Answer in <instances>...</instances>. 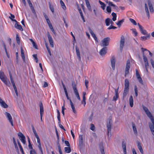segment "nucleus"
I'll list each match as a JSON object with an SVG mask.
<instances>
[{"instance_id": "52", "label": "nucleus", "mask_w": 154, "mask_h": 154, "mask_svg": "<svg viewBox=\"0 0 154 154\" xmlns=\"http://www.w3.org/2000/svg\"><path fill=\"white\" fill-rule=\"evenodd\" d=\"M117 28V27L113 26L112 25H111L109 27L107 28L108 29H116Z\"/></svg>"}, {"instance_id": "24", "label": "nucleus", "mask_w": 154, "mask_h": 154, "mask_svg": "<svg viewBox=\"0 0 154 154\" xmlns=\"http://www.w3.org/2000/svg\"><path fill=\"white\" fill-rule=\"evenodd\" d=\"M21 57L23 60V62H25V55L24 54L23 50L22 47L21 48Z\"/></svg>"}, {"instance_id": "23", "label": "nucleus", "mask_w": 154, "mask_h": 154, "mask_svg": "<svg viewBox=\"0 0 154 154\" xmlns=\"http://www.w3.org/2000/svg\"><path fill=\"white\" fill-rule=\"evenodd\" d=\"M133 97L132 95H131L129 99V103L130 106L131 107L133 106Z\"/></svg>"}, {"instance_id": "3", "label": "nucleus", "mask_w": 154, "mask_h": 154, "mask_svg": "<svg viewBox=\"0 0 154 154\" xmlns=\"http://www.w3.org/2000/svg\"><path fill=\"white\" fill-rule=\"evenodd\" d=\"M72 85L73 88V90H74V91L75 93V95L76 96L77 99L79 100H80L81 99L79 95L78 90H77L76 88V85L75 84V83L74 81H72Z\"/></svg>"}, {"instance_id": "35", "label": "nucleus", "mask_w": 154, "mask_h": 154, "mask_svg": "<svg viewBox=\"0 0 154 154\" xmlns=\"http://www.w3.org/2000/svg\"><path fill=\"white\" fill-rule=\"evenodd\" d=\"M11 16L9 17V18L12 21H14L15 22L17 23V21L15 20L14 19H13L15 18V16L13 14L10 13Z\"/></svg>"}, {"instance_id": "43", "label": "nucleus", "mask_w": 154, "mask_h": 154, "mask_svg": "<svg viewBox=\"0 0 154 154\" xmlns=\"http://www.w3.org/2000/svg\"><path fill=\"white\" fill-rule=\"evenodd\" d=\"M106 10L108 13L110 14L111 12V7L109 6H107L106 8Z\"/></svg>"}, {"instance_id": "11", "label": "nucleus", "mask_w": 154, "mask_h": 154, "mask_svg": "<svg viewBox=\"0 0 154 154\" xmlns=\"http://www.w3.org/2000/svg\"><path fill=\"white\" fill-rule=\"evenodd\" d=\"M115 95L113 97L112 100L113 101H116L119 97L118 89H115Z\"/></svg>"}, {"instance_id": "17", "label": "nucleus", "mask_w": 154, "mask_h": 154, "mask_svg": "<svg viewBox=\"0 0 154 154\" xmlns=\"http://www.w3.org/2000/svg\"><path fill=\"white\" fill-rule=\"evenodd\" d=\"M148 4L149 7L150 12L152 13H153L154 12V10L152 6V5L150 1L149 0L148 1Z\"/></svg>"}, {"instance_id": "64", "label": "nucleus", "mask_w": 154, "mask_h": 154, "mask_svg": "<svg viewBox=\"0 0 154 154\" xmlns=\"http://www.w3.org/2000/svg\"><path fill=\"white\" fill-rule=\"evenodd\" d=\"M90 128L92 130L94 131L95 129V127L94 124H91V127Z\"/></svg>"}, {"instance_id": "55", "label": "nucleus", "mask_w": 154, "mask_h": 154, "mask_svg": "<svg viewBox=\"0 0 154 154\" xmlns=\"http://www.w3.org/2000/svg\"><path fill=\"white\" fill-rule=\"evenodd\" d=\"M30 154H36L35 150L34 149H32L30 151Z\"/></svg>"}, {"instance_id": "61", "label": "nucleus", "mask_w": 154, "mask_h": 154, "mask_svg": "<svg viewBox=\"0 0 154 154\" xmlns=\"http://www.w3.org/2000/svg\"><path fill=\"white\" fill-rule=\"evenodd\" d=\"M85 85L86 87V88H88V81L87 80H85Z\"/></svg>"}, {"instance_id": "36", "label": "nucleus", "mask_w": 154, "mask_h": 154, "mask_svg": "<svg viewBox=\"0 0 154 154\" xmlns=\"http://www.w3.org/2000/svg\"><path fill=\"white\" fill-rule=\"evenodd\" d=\"M48 3L49 5V7L50 10L52 13H54V9L53 6L51 4L50 2H49Z\"/></svg>"}, {"instance_id": "44", "label": "nucleus", "mask_w": 154, "mask_h": 154, "mask_svg": "<svg viewBox=\"0 0 154 154\" xmlns=\"http://www.w3.org/2000/svg\"><path fill=\"white\" fill-rule=\"evenodd\" d=\"M129 20H130L131 22L133 24H134V25H137V23L136 21L134 20L131 18H130L129 19Z\"/></svg>"}, {"instance_id": "5", "label": "nucleus", "mask_w": 154, "mask_h": 154, "mask_svg": "<svg viewBox=\"0 0 154 154\" xmlns=\"http://www.w3.org/2000/svg\"><path fill=\"white\" fill-rule=\"evenodd\" d=\"M130 63L129 60H128L127 61L125 69V76L128 74L129 73V69L130 67Z\"/></svg>"}, {"instance_id": "47", "label": "nucleus", "mask_w": 154, "mask_h": 154, "mask_svg": "<svg viewBox=\"0 0 154 154\" xmlns=\"http://www.w3.org/2000/svg\"><path fill=\"white\" fill-rule=\"evenodd\" d=\"M71 108L72 109V111H73V112L74 113H76V110L75 109V106L74 105V104H73L72 105H71Z\"/></svg>"}, {"instance_id": "49", "label": "nucleus", "mask_w": 154, "mask_h": 154, "mask_svg": "<svg viewBox=\"0 0 154 154\" xmlns=\"http://www.w3.org/2000/svg\"><path fill=\"white\" fill-rule=\"evenodd\" d=\"M144 63H145V68L146 69V71H148L147 68H148L149 66L148 62H145Z\"/></svg>"}, {"instance_id": "8", "label": "nucleus", "mask_w": 154, "mask_h": 154, "mask_svg": "<svg viewBox=\"0 0 154 154\" xmlns=\"http://www.w3.org/2000/svg\"><path fill=\"white\" fill-rule=\"evenodd\" d=\"M79 149H82L83 148V138L82 135H79Z\"/></svg>"}, {"instance_id": "37", "label": "nucleus", "mask_w": 154, "mask_h": 154, "mask_svg": "<svg viewBox=\"0 0 154 154\" xmlns=\"http://www.w3.org/2000/svg\"><path fill=\"white\" fill-rule=\"evenodd\" d=\"M110 21L111 19L109 18H107L106 19L105 22L106 26H108L110 25Z\"/></svg>"}, {"instance_id": "60", "label": "nucleus", "mask_w": 154, "mask_h": 154, "mask_svg": "<svg viewBox=\"0 0 154 154\" xmlns=\"http://www.w3.org/2000/svg\"><path fill=\"white\" fill-rule=\"evenodd\" d=\"M150 62L152 67L154 68V61L152 59H150Z\"/></svg>"}, {"instance_id": "39", "label": "nucleus", "mask_w": 154, "mask_h": 154, "mask_svg": "<svg viewBox=\"0 0 154 154\" xmlns=\"http://www.w3.org/2000/svg\"><path fill=\"white\" fill-rule=\"evenodd\" d=\"M18 146H19V147L20 148V150L22 154H24V151L23 150V148L20 142L18 141Z\"/></svg>"}, {"instance_id": "29", "label": "nucleus", "mask_w": 154, "mask_h": 154, "mask_svg": "<svg viewBox=\"0 0 154 154\" xmlns=\"http://www.w3.org/2000/svg\"><path fill=\"white\" fill-rule=\"evenodd\" d=\"M5 114L7 117L9 121L12 120V118L10 114L8 112H6L5 113Z\"/></svg>"}, {"instance_id": "56", "label": "nucleus", "mask_w": 154, "mask_h": 154, "mask_svg": "<svg viewBox=\"0 0 154 154\" xmlns=\"http://www.w3.org/2000/svg\"><path fill=\"white\" fill-rule=\"evenodd\" d=\"M14 147H15V149L17 151H19V149H18V147L17 146V144L16 143H14Z\"/></svg>"}, {"instance_id": "63", "label": "nucleus", "mask_w": 154, "mask_h": 154, "mask_svg": "<svg viewBox=\"0 0 154 154\" xmlns=\"http://www.w3.org/2000/svg\"><path fill=\"white\" fill-rule=\"evenodd\" d=\"M93 113H92L89 118V121H90V122L91 121L93 117Z\"/></svg>"}, {"instance_id": "13", "label": "nucleus", "mask_w": 154, "mask_h": 154, "mask_svg": "<svg viewBox=\"0 0 154 154\" xmlns=\"http://www.w3.org/2000/svg\"><path fill=\"white\" fill-rule=\"evenodd\" d=\"M48 38L50 45L52 48L54 47V43L51 36L49 32H48Z\"/></svg>"}, {"instance_id": "38", "label": "nucleus", "mask_w": 154, "mask_h": 154, "mask_svg": "<svg viewBox=\"0 0 154 154\" xmlns=\"http://www.w3.org/2000/svg\"><path fill=\"white\" fill-rule=\"evenodd\" d=\"M112 20L113 21H115L116 20V14L114 12L112 13Z\"/></svg>"}, {"instance_id": "27", "label": "nucleus", "mask_w": 154, "mask_h": 154, "mask_svg": "<svg viewBox=\"0 0 154 154\" xmlns=\"http://www.w3.org/2000/svg\"><path fill=\"white\" fill-rule=\"evenodd\" d=\"M122 147L123 149L124 154H126V143L124 141H122Z\"/></svg>"}, {"instance_id": "2", "label": "nucleus", "mask_w": 154, "mask_h": 154, "mask_svg": "<svg viewBox=\"0 0 154 154\" xmlns=\"http://www.w3.org/2000/svg\"><path fill=\"white\" fill-rule=\"evenodd\" d=\"M129 89V82L127 79H125V86L123 93V99H124L128 93Z\"/></svg>"}, {"instance_id": "22", "label": "nucleus", "mask_w": 154, "mask_h": 154, "mask_svg": "<svg viewBox=\"0 0 154 154\" xmlns=\"http://www.w3.org/2000/svg\"><path fill=\"white\" fill-rule=\"evenodd\" d=\"M40 111V115H43L44 113V109L42 103L41 102L39 103Z\"/></svg>"}, {"instance_id": "59", "label": "nucleus", "mask_w": 154, "mask_h": 154, "mask_svg": "<svg viewBox=\"0 0 154 154\" xmlns=\"http://www.w3.org/2000/svg\"><path fill=\"white\" fill-rule=\"evenodd\" d=\"M136 76H137V78H138L139 77H140V75L139 74V72L137 69H136Z\"/></svg>"}, {"instance_id": "53", "label": "nucleus", "mask_w": 154, "mask_h": 154, "mask_svg": "<svg viewBox=\"0 0 154 154\" xmlns=\"http://www.w3.org/2000/svg\"><path fill=\"white\" fill-rule=\"evenodd\" d=\"M13 88L14 89L15 93H16V95L17 96V97L18 96V93L17 91V88H16V86H14V87H13Z\"/></svg>"}, {"instance_id": "15", "label": "nucleus", "mask_w": 154, "mask_h": 154, "mask_svg": "<svg viewBox=\"0 0 154 154\" xmlns=\"http://www.w3.org/2000/svg\"><path fill=\"white\" fill-rule=\"evenodd\" d=\"M107 48L106 47H105L102 48L100 51L99 53L101 56L104 55L106 53Z\"/></svg>"}, {"instance_id": "57", "label": "nucleus", "mask_w": 154, "mask_h": 154, "mask_svg": "<svg viewBox=\"0 0 154 154\" xmlns=\"http://www.w3.org/2000/svg\"><path fill=\"white\" fill-rule=\"evenodd\" d=\"M64 143L67 146H70V144L68 141L65 140L64 141Z\"/></svg>"}, {"instance_id": "40", "label": "nucleus", "mask_w": 154, "mask_h": 154, "mask_svg": "<svg viewBox=\"0 0 154 154\" xmlns=\"http://www.w3.org/2000/svg\"><path fill=\"white\" fill-rule=\"evenodd\" d=\"M58 125H59V127L61 128L62 129H63V130L64 131H65L66 130L64 128V127L61 124V121H60V120H58Z\"/></svg>"}, {"instance_id": "16", "label": "nucleus", "mask_w": 154, "mask_h": 154, "mask_svg": "<svg viewBox=\"0 0 154 154\" xmlns=\"http://www.w3.org/2000/svg\"><path fill=\"white\" fill-rule=\"evenodd\" d=\"M141 49L143 52V61L144 62H148V60L147 57L145 55L144 51H147V50L146 48H142Z\"/></svg>"}, {"instance_id": "6", "label": "nucleus", "mask_w": 154, "mask_h": 154, "mask_svg": "<svg viewBox=\"0 0 154 154\" xmlns=\"http://www.w3.org/2000/svg\"><path fill=\"white\" fill-rule=\"evenodd\" d=\"M125 42V38L124 36L122 35L121 37V40L120 41V50L121 51H122L123 47L124 45Z\"/></svg>"}, {"instance_id": "9", "label": "nucleus", "mask_w": 154, "mask_h": 154, "mask_svg": "<svg viewBox=\"0 0 154 154\" xmlns=\"http://www.w3.org/2000/svg\"><path fill=\"white\" fill-rule=\"evenodd\" d=\"M111 66L112 69L114 70L115 69L116 58L114 56H112L111 59Z\"/></svg>"}, {"instance_id": "58", "label": "nucleus", "mask_w": 154, "mask_h": 154, "mask_svg": "<svg viewBox=\"0 0 154 154\" xmlns=\"http://www.w3.org/2000/svg\"><path fill=\"white\" fill-rule=\"evenodd\" d=\"M139 82L141 83V84H143V80L141 79V78L140 77H139L138 78H137Z\"/></svg>"}, {"instance_id": "7", "label": "nucleus", "mask_w": 154, "mask_h": 154, "mask_svg": "<svg viewBox=\"0 0 154 154\" xmlns=\"http://www.w3.org/2000/svg\"><path fill=\"white\" fill-rule=\"evenodd\" d=\"M18 135L21 141L24 144L26 143L25 140L26 138L25 136L21 132H20L18 133Z\"/></svg>"}, {"instance_id": "10", "label": "nucleus", "mask_w": 154, "mask_h": 154, "mask_svg": "<svg viewBox=\"0 0 154 154\" xmlns=\"http://www.w3.org/2000/svg\"><path fill=\"white\" fill-rule=\"evenodd\" d=\"M137 25L139 26V28L141 33L144 35L148 34L146 30L144 29L143 27L141 26L139 23H138Z\"/></svg>"}, {"instance_id": "42", "label": "nucleus", "mask_w": 154, "mask_h": 154, "mask_svg": "<svg viewBox=\"0 0 154 154\" xmlns=\"http://www.w3.org/2000/svg\"><path fill=\"white\" fill-rule=\"evenodd\" d=\"M0 105L2 107L4 108H7L8 107V105L4 101Z\"/></svg>"}, {"instance_id": "50", "label": "nucleus", "mask_w": 154, "mask_h": 154, "mask_svg": "<svg viewBox=\"0 0 154 154\" xmlns=\"http://www.w3.org/2000/svg\"><path fill=\"white\" fill-rule=\"evenodd\" d=\"M33 57L34 58L36 62L37 63L38 62V59L37 57V55L36 54H34L32 55Z\"/></svg>"}, {"instance_id": "14", "label": "nucleus", "mask_w": 154, "mask_h": 154, "mask_svg": "<svg viewBox=\"0 0 154 154\" xmlns=\"http://www.w3.org/2000/svg\"><path fill=\"white\" fill-rule=\"evenodd\" d=\"M88 30L90 33L91 34L92 36L93 37L96 42H98V39L95 34L93 32L92 30L90 27L88 28Z\"/></svg>"}, {"instance_id": "33", "label": "nucleus", "mask_w": 154, "mask_h": 154, "mask_svg": "<svg viewBox=\"0 0 154 154\" xmlns=\"http://www.w3.org/2000/svg\"><path fill=\"white\" fill-rule=\"evenodd\" d=\"M65 152L67 153H70L71 151V149L70 146H68V147H65L64 148Z\"/></svg>"}, {"instance_id": "46", "label": "nucleus", "mask_w": 154, "mask_h": 154, "mask_svg": "<svg viewBox=\"0 0 154 154\" xmlns=\"http://www.w3.org/2000/svg\"><path fill=\"white\" fill-rule=\"evenodd\" d=\"M131 30L132 31L133 33L134 34L135 36H136L137 35V32L136 30L135 29H131Z\"/></svg>"}, {"instance_id": "18", "label": "nucleus", "mask_w": 154, "mask_h": 154, "mask_svg": "<svg viewBox=\"0 0 154 154\" xmlns=\"http://www.w3.org/2000/svg\"><path fill=\"white\" fill-rule=\"evenodd\" d=\"M112 124V121L111 119H109V122H107V130L110 131L111 130V125Z\"/></svg>"}, {"instance_id": "51", "label": "nucleus", "mask_w": 154, "mask_h": 154, "mask_svg": "<svg viewBox=\"0 0 154 154\" xmlns=\"http://www.w3.org/2000/svg\"><path fill=\"white\" fill-rule=\"evenodd\" d=\"M32 44L33 45V46L36 49H38L37 45H36V43L34 42H33V43H32Z\"/></svg>"}, {"instance_id": "12", "label": "nucleus", "mask_w": 154, "mask_h": 154, "mask_svg": "<svg viewBox=\"0 0 154 154\" xmlns=\"http://www.w3.org/2000/svg\"><path fill=\"white\" fill-rule=\"evenodd\" d=\"M0 79L6 85H8L10 84V82L7 80V79L6 76L5 75L4 76L0 77Z\"/></svg>"}, {"instance_id": "28", "label": "nucleus", "mask_w": 154, "mask_h": 154, "mask_svg": "<svg viewBox=\"0 0 154 154\" xmlns=\"http://www.w3.org/2000/svg\"><path fill=\"white\" fill-rule=\"evenodd\" d=\"M99 147L102 154H105L104 149L102 143H100L99 145Z\"/></svg>"}, {"instance_id": "19", "label": "nucleus", "mask_w": 154, "mask_h": 154, "mask_svg": "<svg viewBox=\"0 0 154 154\" xmlns=\"http://www.w3.org/2000/svg\"><path fill=\"white\" fill-rule=\"evenodd\" d=\"M75 50L77 56L78 57V59L79 61L81 60V58L80 56V53L79 51V49L78 48V47L76 46H75Z\"/></svg>"}, {"instance_id": "62", "label": "nucleus", "mask_w": 154, "mask_h": 154, "mask_svg": "<svg viewBox=\"0 0 154 154\" xmlns=\"http://www.w3.org/2000/svg\"><path fill=\"white\" fill-rule=\"evenodd\" d=\"M64 92L65 93V94L66 95V96L67 98V99L68 100L70 99V98L69 97L68 95V93H67V90L64 91Z\"/></svg>"}, {"instance_id": "21", "label": "nucleus", "mask_w": 154, "mask_h": 154, "mask_svg": "<svg viewBox=\"0 0 154 154\" xmlns=\"http://www.w3.org/2000/svg\"><path fill=\"white\" fill-rule=\"evenodd\" d=\"M146 35L145 36L141 37L140 39L143 41H144L146 40L147 39L149 38L150 37V35L149 34Z\"/></svg>"}, {"instance_id": "41", "label": "nucleus", "mask_w": 154, "mask_h": 154, "mask_svg": "<svg viewBox=\"0 0 154 154\" xmlns=\"http://www.w3.org/2000/svg\"><path fill=\"white\" fill-rule=\"evenodd\" d=\"M60 3L62 8L64 10L65 9H66V7L63 1L61 0L60 1Z\"/></svg>"}, {"instance_id": "32", "label": "nucleus", "mask_w": 154, "mask_h": 154, "mask_svg": "<svg viewBox=\"0 0 154 154\" xmlns=\"http://www.w3.org/2000/svg\"><path fill=\"white\" fill-rule=\"evenodd\" d=\"M86 6L89 10H91V7L88 0H85Z\"/></svg>"}, {"instance_id": "31", "label": "nucleus", "mask_w": 154, "mask_h": 154, "mask_svg": "<svg viewBox=\"0 0 154 154\" xmlns=\"http://www.w3.org/2000/svg\"><path fill=\"white\" fill-rule=\"evenodd\" d=\"M124 19H123L122 20L118 21V22L116 23V24L118 26V27H120L122 24L124 22Z\"/></svg>"}, {"instance_id": "26", "label": "nucleus", "mask_w": 154, "mask_h": 154, "mask_svg": "<svg viewBox=\"0 0 154 154\" xmlns=\"http://www.w3.org/2000/svg\"><path fill=\"white\" fill-rule=\"evenodd\" d=\"M145 8L146 12L147 14V16L148 18L149 17V11L148 6L146 3L145 4Z\"/></svg>"}, {"instance_id": "20", "label": "nucleus", "mask_w": 154, "mask_h": 154, "mask_svg": "<svg viewBox=\"0 0 154 154\" xmlns=\"http://www.w3.org/2000/svg\"><path fill=\"white\" fill-rule=\"evenodd\" d=\"M137 144L138 148L139 149L140 152L142 154H143V151L141 146V143L139 141H138L137 142Z\"/></svg>"}, {"instance_id": "54", "label": "nucleus", "mask_w": 154, "mask_h": 154, "mask_svg": "<svg viewBox=\"0 0 154 154\" xmlns=\"http://www.w3.org/2000/svg\"><path fill=\"white\" fill-rule=\"evenodd\" d=\"M30 9L32 11V12L35 14H36V12L35 11V10L33 6L31 7Z\"/></svg>"}, {"instance_id": "4", "label": "nucleus", "mask_w": 154, "mask_h": 154, "mask_svg": "<svg viewBox=\"0 0 154 154\" xmlns=\"http://www.w3.org/2000/svg\"><path fill=\"white\" fill-rule=\"evenodd\" d=\"M110 41V38L109 37L104 38L102 40L100 45L101 46H106L108 45Z\"/></svg>"}, {"instance_id": "30", "label": "nucleus", "mask_w": 154, "mask_h": 154, "mask_svg": "<svg viewBox=\"0 0 154 154\" xmlns=\"http://www.w3.org/2000/svg\"><path fill=\"white\" fill-rule=\"evenodd\" d=\"M132 125L133 131L134 134H135L136 135H137V128L136 127L135 124L133 123H132Z\"/></svg>"}, {"instance_id": "45", "label": "nucleus", "mask_w": 154, "mask_h": 154, "mask_svg": "<svg viewBox=\"0 0 154 154\" xmlns=\"http://www.w3.org/2000/svg\"><path fill=\"white\" fill-rule=\"evenodd\" d=\"M16 39L17 44L19 45L20 43V38L17 34L16 35Z\"/></svg>"}, {"instance_id": "34", "label": "nucleus", "mask_w": 154, "mask_h": 154, "mask_svg": "<svg viewBox=\"0 0 154 154\" xmlns=\"http://www.w3.org/2000/svg\"><path fill=\"white\" fill-rule=\"evenodd\" d=\"M99 3L101 5V8L103 10H104L105 9V7H106V5L102 2L100 1H99Z\"/></svg>"}, {"instance_id": "1", "label": "nucleus", "mask_w": 154, "mask_h": 154, "mask_svg": "<svg viewBox=\"0 0 154 154\" xmlns=\"http://www.w3.org/2000/svg\"><path fill=\"white\" fill-rule=\"evenodd\" d=\"M143 108L146 114L150 118L152 122V123L149 122V125L152 134L154 136V118L147 107L143 106Z\"/></svg>"}, {"instance_id": "25", "label": "nucleus", "mask_w": 154, "mask_h": 154, "mask_svg": "<svg viewBox=\"0 0 154 154\" xmlns=\"http://www.w3.org/2000/svg\"><path fill=\"white\" fill-rule=\"evenodd\" d=\"M15 27L16 28L18 29L21 31L23 30V29L22 26L21 25H19L17 21V23L16 22V23L15 25Z\"/></svg>"}, {"instance_id": "48", "label": "nucleus", "mask_w": 154, "mask_h": 154, "mask_svg": "<svg viewBox=\"0 0 154 154\" xmlns=\"http://www.w3.org/2000/svg\"><path fill=\"white\" fill-rule=\"evenodd\" d=\"M57 118L58 119V120H60V113L59 112V110L57 109Z\"/></svg>"}]
</instances>
